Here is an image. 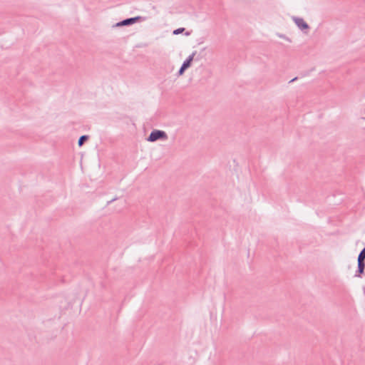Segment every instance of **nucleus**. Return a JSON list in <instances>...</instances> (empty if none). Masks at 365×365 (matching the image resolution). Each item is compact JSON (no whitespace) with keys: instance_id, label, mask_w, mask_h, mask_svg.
I'll use <instances>...</instances> for the list:
<instances>
[{"instance_id":"f257e3e1","label":"nucleus","mask_w":365,"mask_h":365,"mask_svg":"<svg viewBox=\"0 0 365 365\" xmlns=\"http://www.w3.org/2000/svg\"><path fill=\"white\" fill-rule=\"evenodd\" d=\"M168 138L167 133L164 130H153L151 131L146 140L148 142H155L157 140H165Z\"/></svg>"},{"instance_id":"f03ea898","label":"nucleus","mask_w":365,"mask_h":365,"mask_svg":"<svg viewBox=\"0 0 365 365\" xmlns=\"http://www.w3.org/2000/svg\"><path fill=\"white\" fill-rule=\"evenodd\" d=\"M196 53L197 51H195L183 61L182 64L181 65L180 69L178 71V76H182L185 73V71L191 66L194 59V56H195Z\"/></svg>"},{"instance_id":"7ed1b4c3","label":"nucleus","mask_w":365,"mask_h":365,"mask_svg":"<svg viewBox=\"0 0 365 365\" xmlns=\"http://www.w3.org/2000/svg\"><path fill=\"white\" fill-rule=\"evenodd\" d=\"M292 19L297 25V26L304 34H307L309 32L310 26L302 18L292 16Z\"/></svg>"},{"instance_id":"20e7f679","label":"nucleus","mask_w":365,"mask_h":365,"mask_svg":"<svg viewBox=\"0 0 365 365\" xmlns=\"http://www.w3.org/2000/svg\"><path fill=\"white\" fill-rule=\"evenodd\" d=\"M142 19H144V18L142 16H135V17L127 18V19H123V21L124 26H131L137 22L141 21Z\"/></svg>"},{"instance_id":"39448f33","label":"nucleus","mask_w":365,"mask_h":365,"mask_svg":"<svg viewBox=\"0 0 365 365\" xmlns=\"http://www.w3.org/2000/svg\"><path fill=\"white\" fill-rule=\"evenodd\" d=\"M357 269L355 272V277L361 278L362 275L364 274L365 269V262H357Z\"/></svg>"},{"instance_id":"423d86ee","label":"nucleus","mask_w":365,"mask_h":365,"mask_svg":"<svg viewBox=\"0 0 365 365\" xmlns=\"http://www.w3.org/2000/svg\"><path fill=\"white\" fill-rule=\"evenodd\" d=\"M90 136L88 135H81L78 140V145L79 147H82L86 142H87L89 139Z\"/></svg>"},{"instance_id":"0eeeda50","label":"nucleus","mask_w":365,"mask_h":365,"mask_svg":"<svg viewBox=\"0 0 365 365\" xmlns=\"http://www.w3.org/2000/svg\"><path fill=\"white\" fill-rule=\"evenodd\" d=\"M357 262H365V247L359 252Z\"/></svg>"},{"instance_id":"6e6552de","label":"nucleus","mask_w":365,"mask_h":365,"mask_svg":"<svg viewBox=\"0 0 365 365\" xmlns=\"http://www.w3.org/2000/svg\"><path fill=\"white\" fill-rule=\"evenodd\" d=\"M185 30V28H178L175 30L173 31V34L174 35H178L180 34H182L184 31Z\"/></svg>"},{"instance_id":"1a4fd4ad","label":"nucleus","mask_w":365,"mask_h":365,"mask_svg":"<svg viewBox=\"0 0 365 365\" xmlns=\"http://www.w3.org/2000/svg\"><path fill=\"white\" fill-rule=\"evenodd\" d=\"M115 27H121V26H124V24H123V21H120L118 23H116L114 26Z\"/></svg>"},{"instance_id":"9d476101","label":"nucleus","mask_w":365,"mask_h":365,"mask_svg":"<svg viewBox=\"0 0 365 365\" xmlns=\"http://www.w3.org/2000/svg\"><path fill=\"white\" fill-rule=\"evenodd\" d=\"M279 36L280 38H284V39H286V40H287V41H291V40L289 39V38L287 37V36H286L285 35H284V34H279Z\"/></svg>"},{"instance_id":"9b49d317","label":"nucleus","mask_w":365,"mask_h":365,"mask_svg":"<svg viewBox=\"0 0 365 365\" xmlns=\"http://www.w3.org/2000/svg\"><path fill=\"white\" fill-rule=\"evenodd\" d=\"M298 77H295L289 81V83H293L297 80Z\"/></svg>"},{"instance_id":"f8f14e48","label":"nucleus","mask_w":365,"mask_h":365,"mask_svg":"<svg viewBox=\"0 0 365 365\" xmlns=\"http://www.w3.org/2000/svg\"><path fill=\"white\" fill-rule=\"evenodd\" d=\"M115 200V199H112L110 201H109V202H108V203H110V202H111L114 201Z\"/></svg>"},{"instance_id":"ddd939ff","label":"nucleus","mask_w":365,"mask_h":365,"mask_svg":"<svg viewBox=\"0 0 365 365\" xmlns=\"http://www.w3.org/2000/svg\"><path fill=\"white\" fill-rule=\"evenodd\" d=\"M185 35L188 36V35H190V33L189 32H186Z\"/></svg>"},{"instance_id":"4468645a","label":"nucleus","mask_w":365,"mask_h":365,"mask_svg":"<svg viewBox=\"0 0 365 365\" xmlns=\"http://www.w3.org/2000/svg\"><path fill=\"white\" fill-rule=\"evenodd\" d=\"M362 119H363V120H365V117H363V118H362Z\"/></svg>"}]
</instances>
